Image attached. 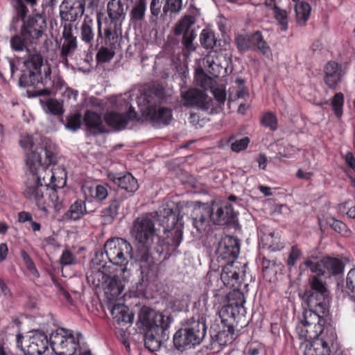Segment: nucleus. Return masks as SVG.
Here are the masks:
<instances>
[{"label":"nucleus","instance_id":"34","mask_svg":"<svg viewBox=\"0 0 355 355\" xmlns=\"http://www.w3.org/2000/svg\"><path fill=\"white\" fill-rule=\"evenodd\" d=\"M123 198L119 196L112 198L109 205L101 211V217L107 223H111L116 218L119 214V209L122 202Z\"/></svg>","mask_w":355,"mask_h":355},{"label":"nucleus","instance_id":"13","mask_svg":"<svg viewBox=\"0 0 355 355\" xmlns=\"http://www.w3.org/2000/svg\"><path fill=\"white\" fill-rule=\"evenodd\" d=\"M329 336L320 337L304 343V355H330L331 347L336 339V334L333 329H327Z\"/></svg>","mask_w":355,"mask_h":355},{"label":"nucleus","instance_id":"20","mask_svg":"<svg viewBox=\"0 0 355 355\" xmlns=\"http://www.w3.org/2000/svg\"><path fill=\"white\" fill-rule=\"evenodd\" d=\"M240 273L241 269L237 265L234 263H227L223 266L220 279L225 286L239 288L242 281Z\"/></svg>","mask_w":355,"mask_h":355},{"label":"nucleus","instance_id":"50","mask_svg":"<svg viewBox=\"0 0 355 355\" xmlns=\"http://www.w3.org/2000/svg\"><path fill=\"white\" fill-rule=\"evenodd\" d=\"M252 35H239L236 37V44L241 52L252 49Z\"/></svg>","mask_w":355,"mask_h":355},{"label":"nucleus","instance_id":"51","mask_svg":"<svg viewBox=\"0 0 355 355\" xmlns=\"http://www.w3.org/2000/svg\"><path fill=\"white\" fill-rule=\"evenodd\" d=\"M33 42L29 38H25L24 35H15L10 40L12 48L16 51H21L25 46Z\"/></svg>","mask_w":355,"mask_h":355},{"label":"nucleus","instance_id":"14","mask_svg":"<svg viewBox=\"0 0 355 355\" xmlns=\"http://www.w3.org/2000/svg\"><path fill=\"white\" fill-rule=\"evenodd\" d=\"M240 252L239 241L231 236H225L218 245L216 253L218 257L226 261L227 263H234Z\"/></svg>","mask_w":355,"mask_h":355},{"label":"nucleus","instance_id":"31","mask_svg":"<svg viewBox=\"0 0 355 355\" xmlns=\"http://www.w3.org/2000/svg\"><path fill=\"white\" fill-rule=\"evenodd\" d=\"M178 220L175 222L174 225L168 227V230H164L163 227L164 233H167L166 243L168 245L177 248L182 241L183 231L182 224L180 223V219L178 214L176 213Z\"/></svg>","mask_w":355,"mask_h":355},{"label":"nucleus","instance_id":"37","mask_svg":"<svg viewBox=\"0 0 355 355\" xmlns=\"http://www.w3.org/2000/svg\"><path fill=\"white\" fill-rule=\"evenodd\" d=\"M160 337L163 338L161 330L153 329H148L144 336L145 347L150 352H155L158 350L161 346ZM166 337H167L166 334L164 339Z\"/></svg>","mask_w":355,"mask_h":355},{"label":"nucleus","instance_id":"36","mask_svg":"<svg viewBox=\"0 0 355 355\" xmlns=\"http://www.w3.org/2000/svg\"><path fill=\"white\" fill-rule=\"evenodd\" d=\"M225 328V327H224ZM227 329H221L216 331L214 329L211 330L210 335L211 340L214 343L218 344L220 346L226 345L231 343L234 339V328L226 327Z\"/></svg>","mask_w":355,"mask_h":355},{"label":"nucleus","instance_id":"35","mask_svg":"<svg viewBox=\"0 0 355 355\" xmlns=\"http://www.w3.org/2000/svg\"><path fill=\"white\" fill-rule=\"evenodd\" d=\"M83 121L87 128L94 133H101L103 132L104 126L101 116L98 113L87 110L85 114Z\"/></svg>","mask_w":355,"mask_h":355},{"label":"nucleus","instance_id":"21","mask_svg":"<svg viewBox=\"0 0 355 355\" xmlns=\"http://www.w3.org/2000/svg\"><path fill=\"white\" fill-rule=\"evenodd\" d=\"M331 327L324 328L323 325H304L298 324L296 327L297 334L300 339H304L307 343L320 337L326 338L329 336L327 329Z\"/></svg>","mask_w":355,"mask_h":355},{"label":"nucleus","instance_id":"27","mask_svg":"<svg viewBox=\"0 0 355 355\" xmlns=\"http://www.w3.org/2000/svg\"><path fill=\"white\" fill-rule=\"evenodd\" d=\"M324 83L331 89H336L341 80V67L336 62L330 61L324 67Z\"/></svg>","mask_w":355,"mask_h":355},{"label":"nucleus","instance_id":"39","mask_svg":"<svg viewBox=\"0 0 355 355\" xmlns=\"http://www.w3.org/2000/svg\"><path fill=\"white\" fill-rule=\"evenodd\" d=\"M97 28H98V34L97 37L98 38H104L105 44L110 47L112 48L114 46L115 43L117 40V32L115 28H113L110 26H108L104 29V32H102V22L98 17L97 18Z\"/></svg>","mask_w":355,"mask_h":355},{"label":"nucleus","instance_id":"24","mask_svg":"<svg viewBox=\"0 0 355 355\" xmlns=\"http://www.w3.org/2000/svg\"><path fill=\"white\" fill-rule=\"evenodd\" d=\"M108 178L114 184L128 193H133L139 189L137 180L130 173H111L108 175Z\"/></svg>","mask_w":355,"mask_h":355},{"label":"nucleus","instance_id":"17","mask_svg":"<svg viewBox=\"0 0 355 355\" xmlns=\"http://www.w3.org/2000/svg\"><path fill=\"white\" fill-rule=\"evenodd\" d=\"M94 265L98 267L92 270L91 273L87 276L88 282H91L96 287L105 286L108 282L110 277L102 269H105L104 254L103 252H96L95 257L92 260Z\"/></svg>","mask_w":355,"mask_h":355},{"label":"nucleus","instance_id":"11","mask_svg":"<svg viewBox=\"0 0 355 355\" xmlns=\"http://www.w3.org/2000/svg\"><path fill=\"white\" fill-rule=\"evenodd\" d=\"M60 333H53L50 343L53 350H60L61 355H73L79 345V339L74 337L71 331L61 329Z\"/></svg>","mask_w":355,"mask_h":355},{"label":"nucleus","instance_id":"48","mask_svg":"<svg viewBox=\"0 0 355 355\" xmlns=\"http://www.w3.org/2000/svg\"><path fill=\"white\" fill-rule=\"evenodd\" d=\"M201 45L206 49H212L216 45L215 35L212 31L204 29L200 33Z\"/></svg>","mask_w":355,"mask_h":355},{"label":"nucleus","instance_id":"45","mask_svg":"<svg viewBox=\"0 0 355 355\" xmlns=\"http://www.w3.org/2000/svg\"><path fill=\"white\" fill-rule=\"evenodd\" d=\"M311 10V6L306 2L300 1L295 4L296 20L299 24H305L309 17Z\"/></svg>","mask_w":355,"mask_h":355},{"label":"nucleus","instance_id":"18","mask_svg":"<svg viewBox=\"0 0 355 355\" xmlns=\"http://www.w3.org/2000/svg\"><path fill=\"white\" fill-rule=\"evenodd\" d=\"M46 28L45 19L42 15H37L28 19L21 30V35L33 42L35 39L40 38Z\"/></svg>","mask_w":355,"mask_h":355},{"label":"nucleus","instance_id":"63","mask_svg":"<svg viewBox=\"0 0 355 355\" xmlns=\"http://www.w3.org/2000/svg\"><path fill=\"white\" fill-rule=\"evenodd\" d=\"M301 255V251L296 247L292 246L291 252L289 253L287 264L291 268L296 263L297 260Z\"/></svg>","mask_w":355,"mask_h":355},{"label":"nucleus","instance_id":"2","mask_svg":"<svg viewBox=\"0 0 355 355\" xmlns=\"http://www.w3.org/2000/svg\"><path fill=\"white\" fill-rule=\"evenodd\" d=\"M196 216L192 218V227L190 230L193 239L202 237L209 226L207 218L216 225H225L234 221L236 212L228 202L212 203L211 206L199 207L196 210Z\"/></svg>","mask_w":355,"mask_h":355},{"label":"nucleus","instance_id":"47","mask_svg":"<svg viewBox=\"0 0 355 355\" xmlns=\"http://www.w3.org/2000/svg\"><path fill=\"white\" fill-rule=\"evenodd\" d=\"M182 8V0H164L161 17H166L168 13L178 14Z\"/></svg>","mask_w":355,"mask_h":355},{"label":"nucleus","instance_id":"62","mask_svg":"<svg viewBox=\"0 0 355 355\" xmlns=\"http://www.w3.org/2000/svg\"><path fill=\"white\" fill-rule=\"evenodd\" d=\"M250 142V139L248 137L239 139L233 142L231 145V149L236 153H239L245 149Z\"/></svg>","mask_w":355,"mask_h":355},{"label":"nucleus","instance_id":"54","mask_svg":"<svg viewBox=\"0 0 355 355\" xmlns=\"http://www.w3.org/2000/svg\"><path fill=\"white\" fill-rule=\"evenodd\" d=\"M261 123L270 130H275L277 128V119L272 112L265 113L261 118Z\"/></svg>","mask_w":355,"mask_h":355},{"label":"nucleus","instance_id":"16","mask_svg":"<svg viewBox=\"0 0 355 355\" xmlns=\"http://www.w3.org/2000/svg\"><path fill=\"white\" fill-rule=\"evenodd\" d=\"M137 114L132 107H130L125 114L114 111L108 112L105 115L106 123L116 130L124 129L129 121L136 119Z\"/></svg>","mask_w":355,"mask_h":355},{"label":"nucleus","instance_id":"42","mask_svg":"<svg viewBox=\"0 0 355 355\" xmlns=\"http://www.w3.org/2000/svg\"><path fill=\"white\" fill-rule=\"evenodd\" d=\"M252 49L259 51L264 56L270 58L272 56V51L259 31L252 34Z\"/></svg>","mask_w":355,"mask_h":355},{"label":"nucleus","instance_id":"30","mask_svg":"<svg viewBox=\"0 0 355 355\" xmlns=\"http://www.w3.org/2000/svg\"><path fill=\"white\" fill-rule=\"evenodd\" d=\"M95 21L88 15L85 16L80 26V38L89 46H93L95 37Z\"/></svg>","mask_w":355,"mask_h":355},{"label":"nucleus","instance_id":"61","mask_svg":"<svg viewBox=\"0 0 355 355\" xmlns=\"http://www.w3.org/2000/svg\"><path fill=\"white\" fill-rule=\"evenodd\" d=\"M163 1L161 0H151L150 4V11L152 16V18L157 19L159 15H161L162 11V8H163Z\"/></svg>","mask_w":355,"mask_h":355},{"label":"nucleus","instance_id":"1","mask_svg":"<svg viewBox=\"0 0 355 355\" xmlns=\"http://www.w3.org/2000/svg\"><path fill=\"white\" fill-rule=\"evenodd\" d=\"M58 150L56 146L49 139L42 140L40 146L35 150H29L26 153V164L29 171H35L42 169L48 173V179L52 181V187L62 188L66 183L67 173L64 168L60 167L49 168L50 165H55L57 161Z\"/></svg>","mask_w":355,"mask_h":355},{"label":"nucleus","instance_id":"10","mask_svg":"<svg viewBox=\"0 0 355 355\" xmlns=\"http://www.w3.org/2000/svg\"><path fill=\"white\" fill-rule=\"evenodd\" d=\"M139 322L148 329L161 330L162 336L164 338L165 331L170 327L172 318L169 315H165L147 306H144L139 313Z\"/></svg>","mask_w":355,"mask_h":355},{"label":"nucleus","instance_id":"52","mask_svg":"<svg viewBox=\"0 0 355 355\" xmlns=\"http://www.w3.org/2000/svg\"><path fill=\"white\" fill-rule=\"evenodd\" d=\"M344 96L341 92L336 93L331 100V106L336 116L340 117L343 114Z\"/></svg>","mask_w":355,"mask_h":355},{"label":"nucleus","instance_id":"64","mask_svg":"<svg viewBox=\"0 0 355 355\" xmlns=\"http://www.w3.org/2000/svg\"><path fill=\"white\" fill-rule=\"evenodd\" d=\"M76 257L75 255L69 250H65L63 251L62 256L60 257V263L62 265H71L75 263Z\"/></svg>","mask_w":355,"mask_h":355},{"label":"nucleus","instance_id":"58","mask_svg":"<svg viewBox=\"0 0 355 355\" xmlns=\"http://www.w3.org/2000/svg\"><path fill=\"white\" fill-rule=\"evenodd\" d=\"M274 12L276 19L278 21L281 26V29L282 31L287 30L288 22L286 12L277 6H274Z\"/></svg>","mask_w":355,"mask_h":355},{"label":"nucleus","instance_id":"5","mask_svg":"<svg viewBox=\"0 0 355 355\" xmlns=\"http://www.w3.org/2000/svg\"><path fill=\"white\" fill-rule=\"evenodd\" d=\"M165 99L164 88L157 85L150 87L144 94L143 114L154 123L167 125L172 119L171 110L161 103Z\"/></svg>","mask_w":355,"mask_h":355},{"label":"nucleus","instance_id":"40","mask_svg":"<svg viewBox=\"0 0 355 355\" xmlns=\"http://www.w3.org/2000/svg\"><path fill=\"white\" fill-rule=\"evenodd\" d=\"M107 14L112 22H118L125 18V12L119 0H111L107 3Z\"/></svg>","mask_w":355,"mask_h":355},{"label":"nucleus","instance_id":"44","mask_svg":"<svg viewBox=\"0 0 355 355\" xmlns=\"http://www.w3.org/2000/svg\"><path fill=\"white\" fill-rule=\"evenodd\" d=\"M203 64L207 71L214 77H218L223 74L225 67L217 63L214 55H209L204 58Z\"/></svg>","mask_w":355,"mask_h":355},{"label":"nucleus","instance_id":"26","mask_svg":"<svg viewBox=\"0 0 355 355\" xmlns=\"http://www.w3.org/2000/svg\"><path fill=\"white\" fill-rule=\"evenodd\" d=\"M49 347L47 336L42 331L34 330L30 336L28 351L31 354L42 355Z\"/></svg>","mask_w":355,"mask_h":355},{"label":"nucleus","instance_id":"3","mask_svg":"<svg viewBox=\"0 0 355 355\" xmlns=\"http://www.w3.org/2000/svg\"><path fill=\"white\" fill-rule=\"evenodd\" d=\"M155 220H157L162 227L168 229L178 220L176 211L166 207H160L155 213H148L138 217L134 222L131 230L132 236L137 242L152 243L155 232Z\"/></svg>","mask_w":355,"mask_h":355},{"label":"nucleus","instance_id":"46","mask_svg":"<svg viewBox=\"0 0 355 355\" xmlns=\"http://www.w3.org/2000/svg\"><path fill=\"white\" fill-rule=\"evenodd\" d=\"M195 21L193 17L186 15L183 17L175 25L174 28V34L175 35H184L187 32H191V29Z\"/></svg>","mask_w":355,"mask_h":355},{"label":"nucleus","instance_id":"57","mask_svg":"<svg viewBox=\"0 0 355 355\" xmlns=\"http://www.w3.org/2000/svg\"><path fill=\"white\" fill-rule=\"evenodd\" d=\"M67 121V128L72 131H76L80 127L82 121L81 114L79 113H76L73 115L68 116Z\"/></svg>","mask_w":355,"mask_h":355},{"label":"nucleus","instance_id":"23","mask_svg":"<svg viewBox=\"0 0 355 355\" xmlns=\"http://www.w3.org/2000/svg\"><path fill=\"white\" fill-rule=\"evenodd\" d=\"M72 28V24L65 23L63 25L62 38L64 42L62 44L60 55L64 58L73 54L78 48L77 37L73 35Z\"/></svg>","mask_w":355,"mask_h":355},{"label":"nucleus","instance_id":"8","mask_svg":"<svg viewBox=\"0 0 355 355\" xmlns=\"http://www.w3.org/2000/svg\"><path fill=\"white\" fill-rule=\"evenodd\" d=\"M26 69L19 80V85L22 87H35L41 83L40 68L43 64L42 55L38 53H31L24 62Z\"/></svg>","mask_w":355,"mask_h":355},{"label":"nucleus","instance_id":"15","mask_svg":"<svg viewBox=\"0 0 355 355\" xmlns=\"http://www.w3.org/2000/svg\"><path fill=\"white\" fill-rule=\"evenodd\" d=\"M85 5V0H64L60 10L61 19L70 24L77 21L84 14Z\"/></svg>","mask_w":355,"mask_h":355},{"label":"nucleus","instance_id":"4","mask_svg":"<svg viewBox=\"0 0 355 355\" xmlns=\"http://www.w3.org/2000/svg\"><path fill=\"white\" fill-rule=\"evenodd\" d=\"M207 327L203 318L191 317L182 322V327L173 336L175 347L180 351L200 345L204 340Z\"/></svg>","mask_w":355,"mask_h":355},{"label":"nucleus","instance_id":"60","mask_svg":"<svg viewBox=\"0 0 355 355\" xmlns=\"http://www.w3.org/2000/svg\"><path fill=\"white\" fill-rule=\"evenodd\" d=\"M345 289L347 293L355 294V268L350 270L347 274Z\"/></svg>","mask_w":355,"mask_h":355},{"label":"nucleus","instance_id":"29","mask_svg":"<svg viewBox=\"0 0 355 355\" xmlns=\"http://www.w3.org/2000/svg\"><path fill=\"white\" fill-rule=\"evenodd\" d=\"M42 196V200L44 201V204L42 205H36L46 214H49L48 207H53L56 210H59L61 208V201L55 188L49 187L48 184H46V191L43 193Z\"/></svg>","mask_w":355,"mask_h":355},{"label":"nucleus","instance_id":"19","mask_svg":"<svg viewBox=\"0 0 355 355\" xmlns=\"http://www.w3.org/2000/svg\"><path fill=\"white\" fill-rule=\"evenodd\" d=\"M151 243L137 242L135 261L140 264L141 273L148 274L153 270L155 261L150 253V245Z\"/></svg>","mask_w":355,"mask_h":355},{"label":"nucleus","instance_id":"28","mask_svg":"<svg viewBox=\"0 0 355 355\" xmlns=\"http://www.w3.org/2000/svg\"><path fill=\"white\" fill-rule=\"evenodd\" d=\"M328 310H321L320 306L311 307L305 309L303 313V319L299 324L310 325H323L324 320V315Z\"/></svg>","mask_w":355,"mask_h":355},{"label":"nucleus","instance_id":"56","mask_svg":"<svg viewBox=\"0 0 355 355\" xmlns=\"http://www.w3.org/2000/svg\"><path fill=\"white\" fill-rule=\"evenodd\" d=\"M44 110L46 112L55 115H59L62 113V107L61 104L57 100L52 98L49 99L46 102Z\"/></svg>","mask_w":355,"mask_h":355},{"label":"nucleus","instance_id":"33","mask_svg":"<svg viewBox=\"0 0 355 355\" xmlns=\"http://www.w3.org/2000/svg\"><path fill=\"white\" fill-rule=\"evenodd\" d=\"M111 313L119 325L132 323L134 319L133 313L123 304H115L111 310Z\"/></svg>","mask_w":355,"mask_h":355},{"label":"nucleus","instance_id":"55","mask_svg":"<svg viewBox=\"0 0 355 355\" xmlns=\"http://www.w3.org/2000/svg\"><path fill=\"white\" fill-rule=\"evenodd\" d=\"M114 51L107 47L102 46L96 54V60L99 62H107L111 60L114 56Z\"/></svg>","mask_w":355,"mask_h":355},{"label":"nucleus","instance_id":"6","mask_svg":"<svg viewBox=\"0 0 355 355\" xmlns=\"http://www.w3.org/2000/svg\"><path fill=\"white\" fill-rule=\"evenodd\" d=\"M103 253L109 262L120 266L123 273L128 272L127 266L134 256L132 245L125 239L121 238L108 239L104 245Z\"/></svg>","mask_w":355,"mask_h":355},{"label":"nucleus","instance_id":"9","mask_svg":"<svg viewBox=\"0 0 355 355\" xmlns=\"http://www.w3.org/2000/svg\"><path fill=\"white\" fill-rule=\"evenodd\" d=\"M241 299L239 302L230 303L223 306L218 314L224 327H243L245 323V309L243 306L245 300L241 293H238Z\"/></svg>","mask_w":355,"mask_h":355},{"label":"nucleus","instance_id":"12","mask_svg":"<svg viewBox=\"0 0 355 355\" xmlns=\"http://www.w3.org/2000/svg\"><path fill=\"white\" fill-rule=\"evenodd\" d=\"M46 177H42V173L40 171L38 175L31 174L25 183V189L23 195L31 201L35 202V205H43L42 195L46 191Z\"/></svg>","mask_w":355,"mask_h":355},{"label":"nucleus","instance_id":"41","mask_svg":"<svg viewBox=\"0 0 355 355\" xmlns=\"http://www.w3.org/2000/svg\"><path fill=\"white\" fill-rule=\"evenodd\" d=\"M92 211V209L87 207L84 201L77 200L70 206L66 216L70 219L76 220L81 218L85 214Z\"/></svg>","mask_w":355,"mask_h":355},{"label":"nucleus","instance_id":"7","mask_svg":"<svg viewBox=\"0 0 355 355\" xmlns=\"http://www.w3.org/2000/svg\"><path fill=\"white\" fill-rule=\"evenodd\" d=\"M310 288L307 290L304 297L311 307L320 306L321 310H329V291L325 282L318 275L309 278Z\"/></svg>","mask_w":355,"mask_h":355},{"label":"nucleus","instance_id":"22","mask_svg":"<svg viewBox=\"0 0 355 355\" xmlns=\"http://www.w3.org/2000/svg\"><path fill=\"white\" fill-rule=\"evenodd\" d=\"M183 105L186 107L207 108V96L205 92L198 89H189L181 94Z\"/></svg>","mask_w":355,"mask_h":355},{"label":"nucleus","instance_id":"49","mask_svg":"<svg viewBox=\"0 0 355 355\" xmlns=\"http://www.w3.org/2000/svg\"><path fill=\"white\" fill-rule=\"evenodd\" d=\"M263 241L266 242V245L272 251L279 250L283 248L278 234L275 232L264 234Z\"/></svg>","mask_w":355,"mask_h":355},{"label":"nucleus","instance_id":"59","mask_svg":"<svg viewBox=\"0 0 355 355\" xmlns=\"http://www.w3.org/2000/svg\"><path fill=\"white\" fill-rule=\"evenodd\" d=\"M195 38L196 34L194 31L191 32H187L183 35L182 44L188 51H192L195 50V46L193 44Z\"/></svg>","mask_w":355,"mask_h":355},{"label":"nucleus","instance_id":"38","mask_svg":"<svg viewBox=\"0 0 355 355\" xmlns=\"http://www.w3.org/2000/svg\"><path fill=\"white\" fill-rule=\"evenodd\" d=\"M83 192L86 200L95 198L99 200H103L108 195L107 186L101 184L96 185V187L84 185L83 187Z\"/></svg>","mask_w":355,"mask_h":355},{"label":"nucleus","instance_id":"53","mask_svg":"<svg viewBox=\"0 0 355 355\" xmlns=\"http://www.w3.org/2000/svg\"><path fill=\"white\" fill-rule=\"evenodd\" d=\"M327 223L336 232L343 236H348L350 234V231L347 225L341 220L331 218L327 220Z\"/></svg>","mask_w":355,"mask_h":355},{"label":"nucleus","instance_id":"32","mask_svg":"<svg viewBox=\"0 0 355 355\" xmlns=\"http://www.w3.org/2000/svg\"><path fill=\"white\" fill-rule=\"evenodd\" d=\"M125 280L126 277H123L122 281L116 275L110 277L108 282L104 286L105 294L109 295L111 299L119 297L124 288L123 282Z\"/></svg>","mask_w":355,"mask_h":355},{"label":"nucleus","instance_id":"25","mask_svg":"<svg viewBox=\"0 0 355 355\" xmlns=\"http://www.w3.org/2000/svg\"><path fill=\"white\" fill-rule=\"evenodd\" d=\"M345 265L338 258L325 257L320 259V275L330 277L343 273Z\"/></svg>","mask_w":355,"mask_h":355},{"label":"nucleus","instance_id":"43","mask_svg":"<svg viewBox=\"0 0 355 355\" xmlns=\"http://www.w3.org/2000/svg\"><path fill=\"white\" fill-rule=\"evenodd\" d=\"M146 0L136 1L130 12V20L132 22H139L144 19L146 10Z\"/></svg>","mask_w":355,"mask_h":355}]
</instances>
